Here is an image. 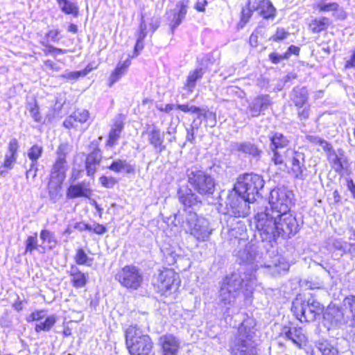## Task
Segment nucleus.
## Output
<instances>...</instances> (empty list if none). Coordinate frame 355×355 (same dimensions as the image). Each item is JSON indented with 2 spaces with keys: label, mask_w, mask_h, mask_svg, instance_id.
<instances>
[{
  "label": "nucleus",
  "mask_w": 355,
  "mask_h": 355,
  "mask_svg": "<svg viewBox=\"0 0 355 355\" xmlns=\"http://www.w3.org/2000/svg\"><path fill=\"white\" fill-rule=\"evenodd\" d=\"M264 180L257 174L246 173L240 175L234 185V190L239 195H243L247 201L254 202L258 196L259 190L264 186Z\"/></svg>",
  "instance_id": "6"
},
{
  "label": "nucleus",
  "mask_w": 355,
  "mask_h": 355,
  "mask_svg": "<svg viewBox=\"0 0 355 355\" xmlns=\"http://www.w3.org/2000/svg\"><path fill=\"white\" fill-rule=\"evenodd\" d=\"M200 64L203 67H208L209 65L216 64V60H213L212 56L210 54H207L201 59Z\"/></svg>",
  "instance_id": "62"
},
{
  "label": "nucleus",
  "mask_w": 355,
  "mask_h": 355,
  "mask_svg": "<svg viewBox=\"0 0 355 355\" xmlns=\"http://www.w3.org/2000/svg\"><path fill=\"white\" fill-rule=\"evenodd\" d=\"M69 274L72 285L75 288H83L87 284L88 274L82 272L76 266L71 267Z\"/></svg>",
  "instance_id": "28"
},
{
  "label": "nucleus",
  "mask_w": 355,
  "mask_h": 355,
  "mask_svg": "<svg viewBox=\"0 0 355 355\" xmlns=\"http://www.w3.org/2000/svg\"><path fill=\"white\" fill-rule=\"evenodd\" d=\"M31 320L40 322L45 318V312L44 311H35L31 313Z\"/></svg>",
  "instance_id": "64"
},
{
  "label": "nucleus",
  "mask_w": 355,
  "mask_h": 355,
  "mask_svg": "<svg viewBox=\"0 0 355 355\" xmlns=\"http://www.w3.org/2000/svg\"><path fill=\"white\" fill-rule=\"evenodd\" d=\"M147 35V26L144 19V16L141 17V20L139 26V31L137 35V38L144 40Z\"/></svg>",
  "instance_id": "60"
},
{
  "label": "nucleus",
  "mask_w": 355,
  "mask_h": 355,
  "mask_svg": "<svg viewBox=\"0 0 355 355\" xmlns=\"http://www.w3.org/2000/svg\"><path fill=\"white\" fill-rule=\"evenodd\" d=\"M292 100L295 106L302 107L308 100V92L306 87H295L293 90Z\"/></svg>",
  "instance_id": "38"
},
{
  "label": "nucleus",
  "mask_w": 355,
  "mask_h": 355,
  "mask_svg": "<svg viewBox=\"0 0 355 355\" xmlns=\"http://www.w3.org/2000/svg\"><path fill=\"white\" fill-rule=\"evenodd\" d=\"M90 193L89 189H87L84 184H77L71 185L67 193L69 198H76L78 197H88Z\"/></svg>",
  "instance_id": "37"
},
{
  "label": "nucleus",
  "mask_w": 355,
  "mask_h": 355,
  "mask_svg": "<svg viewBox=\"0 0 355 355\" xmlns=\"http://www.w3.org/2000/svg\"><path fill=\"white\" fill-rule=\"evenodd\" d=\"M252 8L259 12V15L265 19H273L276 16V9L270 0H250Z\"/></svg>",
  "instance_id": "19"
},
{
  "label": "nucleus",
  "mask_w": 355,
  "mask_h": 355,
  "mask_svg": "<svg viewBox=\"0 0 355 355\" xmlns=\"http://www.w3.org/2000/svg\"><path fill=\"white\" fill-rule=\"evenodd\" d=\"M29 112L31 117L36 122H40L42 121V116L39 112V107L37 104H34L29 109Z\"/></svg>",
  "instance_id": "58"
},
{
  "label": "nucleus",
  "mask_w": 355,
  "mask_h": 355,
  "mask_svg": "<svg viewBox=\"0 0 355 355\" xmlns=\"http://www.w3.org/2000/svg\"><path fill=\"white\" fill-rule=\"evenodd\" d=\"M202 121L197 122L196 119H194L189 128H187V137L186 141L191 144L195 141V130H198L201 125Z\"/></svg>",
  "instance_id": "47"
},
{
  "label": "nucleus",
  "mask_w": 355,
  "mask_h": 355,
  "mask_svg": "<svg viewBox=\"0 0 355 355\" xmlns=\"http://www.w3.org/2000/svg\"><path fill=\"white\" fill-rule=\"evenodd\" d=\"M99 182L105 188H112L117 183V180L114 178L107 176H101L99 178Z\"/></svg>",
  "instance_id": "57"
},
{
  "label": "nucleus",
  "mask_w": 355,
  "mask_h": 355,
  "mask_svg": "<svg viewBox=\"0 0 355 355\" xmlns=\"http://www.w3.org/2000/svg\"><path fill=\"white\" fill-rule=\"evenodd\" d=\"M331 24V21L329 18L320 17L311 20L309 27L313 33H319L327 30Z\"/></svg>",
  "instance_id": "34"
},
{
  "label": "nucleus",
  "mask_w": 355,
  "mask_h": 355,
  "mask_svg": "<svg viewBox=\"0 0 355 355\" xmlns=\"http://www.w3.org/2000/svg\"><path fill=\"white\" fill-rule=\"evenodd\" d=\"M232 149L245 154H249L253 157L259 156L261 151L250 141L236 142L232 146Z\"/></svg>",
  "instance_id": "29"
},
{
  "label": "nucleus",
  "mask_w": 355,
  "mask_h": 355,
  "mask_svg": "<svg viewBox=\"0 0 355 355\" xmlns=\"http://www.w3.org/2000/svg\"><path fill=\"white\" fill-rule=\"evenodd\" d=\"M124 124L123 121L117 119L114 122L110 133L108 139L106 142V146L112 148L117 144L118 140L120 138L121 133L123 129Z\"/></svg>",
  "instance_id": "30"
},
{
  "label": "nucleus",
  "mask_w": 355,
  "mask_h": 355,
  "mask_svg": "<svg viewBox=\"0 0 355 355\" xmlns=\"http://www.w3.org/2000/svg\"><path fill=\"white\" fill-rule=\"evenodd\" d=\"M163 355H176L179 349L178 340L172 335H167L161 338Z\"/></svg>",
  "instance_id": "27"
},
{
  "label": "nucleus",
  "mask_w": 355,
  "mask_h": 355,
  "mask_svg": "<svg viewBox=\"0 0 355 355\" xmlns=\"http://www.w3.org/2000/svg\"><path fill=\"white\" fill-rule=\"evenodd\" d=\"M271 105V100L268 95H261L255 98L248 106L251 116H257L260 113Z\"/></svg>",
  "instance_id": "22"
},
{
  "label": "nucleus",
  "mask_w": 355,
  "mask_h": 355,
  "mask_svg": "<svg viewBox=\"0 0 355 355\" xmlns=\"http://www.w3.org/2000/svg\"><path fill=\"white\" fill-rule=\"evenodd\" d=\"M179 200L184 206L183 220L190 213H196L201 205V200L191 189H180L178 191Z\"/></svg>",
  "instance_id": "15"
},
{
  "label": "nucleus",
  "mask_w": 355,
  "mask_h": 355,
  "mask_svg": "<svg viewBox=\"0 0 355 355\" xmlns=\"http://www.w3.org/2000/svg\"><path fill=\"white\" fill-rule=\"evenodd\" d=\"M102 153L99 148H95L90 153L88 154L86 162L85 168L87 174L89 176H93L96 172L97 166H99L102 160Z\"/></svg>",
  "instance_id": "25"
},
{
  "label": "nucleus",
  "mask_w": 355,
  "mask_h": 355,
  "mask_svg": "<svg viewBox=\"0 0 355 355\" xmlns=\"http://www.w3.org/2000/svg\"><path fill=\"white\" fill-rule=\"evenodd\" d=\"M281 334L300 348L306 346L308 343L306 332L302 327L285 326Z\"/></svg>",
  "instance_id": "16"
},
{
  "label": "nucleus",
  "mask_w": 355,
  "mask_h": 355,
  "mask_svg": "<svg viewBox=\"0 0 355 355\" xmlns=\"http://www.w3.org/2000/svg\"><path fill=\"white\" fill-rule=\"evenodd\" d=\"M278 216L273 211H270L268 207L257 212L255 216L256 228L263 241L270 243L278 237Z\"/></svg>",
  "instance_id": "4"
},
{
  "label": "nucleus",
  "mask_w": 355,
  "mask_h": 355,
  "mask_svg": "<svg viewBox=\"0 0 355 355\" xmlns=\"http://www.w3.org/2000/svg\"><path fill=\"white\" fill-rule=\"evenodd\" d=\"M37 234L29 236L26 241V252L31 254L33 250L37 248Z\"/></svg>",
  "instance_id": "52"
},
{
  "label": "nucleus",
  "mask_w": 355,
  "mask_h": 355,
  "mask_svg": "<svg viewBox=\"0 0 355 355\" xmlns=\"http://www.w3.org/2000/svg\"><path fill=\"white\" fill-rule=\"evenodd\" d=\"M125 343L131 355H154L150 338L137 326H130L126 329Z\"/></svg>",
  "instance_id": "3"
},
{
  "label": "nucleus",
  "mask_w": 355,
  "mask_h": 355,
  "mask_svg": "<svg viewBox=\"0 0 355 355\" xmlns=\"http://www.w3.org/2000/svg\"><path fill=\"white\" fill-rule=\"evenodd\" d=\"M180 283V277L173 269L164 268L159 270L155 277L153 284L159 293L166 294L167 292L175 291Z\"/></svg>",
  "instance_id": "12"
},
{
  "label": "nucleus",
  "mask_w": 355,
  "mask_h": 355,
  "mask_svg": "<svg viewBox=\"0 0 355 355\" xmlns=\"http://www.w3.org/2000/svg\"><path fill=\"white\" fill-rule=\"evenodd\" d=\"M43 148L38 144L33 145L27 153L28 157L31 160V167L37 165V160L42 156Z\"/></svg>",
  "instance_id": "43"
},
{
  "label": "nucleus",
  "mask_w": 355,
  "mask_h": 355,
  "mask_svg": "<svg viewBox=\"0 0 355 355\" xmlns=\"http://www.w3.org/2000/svg\"><path fill=\"white\" fill-rule=\"evenodd\" d=\"M61 10L67 15H72L77 17L78 15V8L75 3L68 1L65 6H62Z\"/></svg>",
  "instance_id": "54"
},
{
  "label": "nucleus",
  "mask_w": 355,
  "mask_h": 355,
  "mask_svg": "<svg viewBox=\"0 0 355 355\" xmlns=\"http://www.w3.org/2000/svg\"><path fill=\"white\" fill-rule=\"evenodd\" d=\"M188 182L195 191L201 195H211L215 191V181L206 172L191 168L188 171Z\"/></svg>",
  "instance_id": "8"
},
{
  "label": "nucleus",
  "mask_w": 355,
  "mask_h": 355,
  "mask_svg": "<svg viewBox=\"0 0 355 355\" xmlns=\"http://www.w3.org/2000/svg\"><path fill=\"white\" fill-rule=\"evenodd\" d=\"M62 158L57 159L51 174V179L63 182L65 178V172L67 170L66 162H63Z\"/></svg>",
  "instance_id": "33"
},
{
  "label": "nucleus",
  "mask_w": 355,
  "mask_h": 355,
  "mask_svg": "<svg viewBox=\"0 0 355 355\" xmlns=\"http://www.w3.org/2000/svg\"><path fill=\"white\" fill-rule=\"evenodd\" d=\"M314 141L317 144H319L323 148L324 150L329 152V154L332 153V151H334L332 149L331 145L329 142L324 139H322L321 138H315Z\"/></svg>",
  "instance_id": "61"
},
{
  "label": "nucleus",
  "mask_w": 355,
  "mask_h": 355,
  "mask_svg": "<svg viewBox=\"0 0 355 355\" xmlns=\"http://www.w3.org/2000/svg\"><path fill=\"white\" fill-rule=\"evenodd\" d=\"M76 263L78 265L91 266L92 259L89 258L83 249L79 248L76 251L75 256Z\"/></svg>",
  "instance_id": "46"
},
{
  "label": "nucleus",
  "mask_w": 355,
  "mask_h": 355,
  "mask_svg": "<svg viewBox=\"0 0 355 355\" xmlns=\"http://www.w3.org/2000/svg\"><path fill=\"white\" fill-rule=\"evenodd\" d=\"M63 182L50 178L48 185L49 199L53 202H56L61 197V188Z\"/></svg>",
  "instance_id": "39"
},
{
  "label": "nucleus",
  "mask_w": 355,
  "mask_h": 355,
  "mask_svg": "<svg viewBox=\"0 0 355 355\" xmlns=\"http://www.w3.org/2000/svg\"><path fill=\"white\" fill-rule=\"evenodd\" d=\"M56 317L51 315L45 318V319L40 322H36L35 330L36 332L49 331L56 322Z\"/></svg>",
  "instance_id": "41"
},
{
  "label": "nucleus",
  "mask_w": 355,
  "mask_h": 355,
  "mask_svg": "<svg viewBox=\"0 0 355 355\" xmlns=\"http://www.w3.org/2000/svg\"><path fill=\"white\" fill-rule=\"evenodd\" d=\"M107 168L115 173L125 172L126 173H131L135 170L134 166L127 162L126 160L120 159L113 161Z\"/></svg>",
  "instance_id": "35"
},
{
  "label": "nucleus",
  "mask_w": 355,
  "mask_h": 355,
  "mask_svg": "<svg viewBox=\"0 0 355 355\" xmlns=\"http://www.w3.org/2000/svg\"><path fill=\"white\" fill-rule=\"evenodd\" d=\"M89 118V112L86 110H77L69 116L63 122L66 128H76L78 123H85Z\"/></svg>",
  "instance_id": "23"
},
{
  "label": "nucleus",
  "mask_w": 355,
  "mask_h": 355,
  "mask_svg": "<svg viewBox=\"0 0 355 355\" xmlns=\"http://www.w3.org/2000/svg\"><path fill=\"white\" fill-rule=\"evenodd\" d=\"M144 134L147 135L149 144L153 146L157 153H161L165 150V146L163 144L164 134L157 126L148 125Z\"/></svg>",
  "instance_id": "17"
},
{
  "label": "nucleus",
  "mask_w": 355,
  "mask_h": 355,
  "mask_svg": "<svg viewBox=\"0 0 355 355\" xmlns=\"http://www.w3.org/2000/svg\"><path fill=\"white\" fill-rule=\"evenodd\" d=\"M249 321H244L238 329L236 336L230 343L232 355H257V345L254 340V331Z\"/></svg>",
  "instance_id": "2"
},
{
  "label": "nucleus",
  "mask_w": 355,
  "mask_h": 355,
  "mask_svg": "<svg viewBox=\"0 0 355 355\" xmlns=\"http://www.w3.org/2000/svg\"><path fill=\"white\" fill-rule=\"evenodd\" d=\"M197 118H202L205 121V126L211 128L216 126L217 123L216 113L205 107H200L197 114Z\"/></svg>",
  "instance_id": "40"
},
{
  "label": "nucleus",
  "mask_w": 355,
  "mask_h": 355,
  "mask_svg": "<svg viewBox=\"0 0 355 355\" xmlns=\"http://www.w3.org/2000/svg\"><path fill=\"white\" fill-rule=\"evenodd\" d=\"M270 148L271 150H278L279 148H286L289 147L290 141L282 133L275 132L270 137Z\"/></svg>",
  "instance_id": "31"
},
{
  "label": "nucleus",
  "mask_w": 355,
  "mask_h": 355,
  "mask_svg": "<svg viewBox=\"0 0 355 355\" xmlns=\"http://www.w3.org/2000/svg\"><path fill=\"white\" fill-rule=\"evenodd\" d=\"M16 160L17 157L6 155L4 162L1 165V168L3 167L7 169H12L13 168L14 164L16 162Z\"/></svg>",
  "instance_id": "59"
},
{
  "label": "nucleus",
  "mask_w": 355,
  "mask_h": 355,
  "mask_svg": "<svg viewBox=\"0 0 355 355\" xmlns=\"http://www.w3.org/2000/svg\"><path fill=\"white\" fill-rule=\"evenodd\" d=\"M328 159L332 163L333 168L336 172L342 171L343 169V163L335 151H332V153L328 155Z\"/></svg>",
  "instance_id": "51"
},
{
  "label": "nucleus",
  "mask_w": 355,
  "mask_h": 355,
  "mask_svg": "<svg viewBox=\"0 0 355 355\" xmlns=\"http://www.w3.org/2000/svg\"><path fill=\"white\" fill-rule=\"evenodd\" d=\"M291 164V171L295 178L302 179L304 167L303 153L293 150V154L287 160Z\"/></svg>",
  "instance_id": "21"
},
{
  "label": "nucleus",
  "mask_w": 355,
  "mask_h": 355,
  "mask_svg": "<svg viewBox=\"0 0 355 355\" xmlns=\"http://www.w3.org/2000/svg\"><path fill=\"white\" fill-rule=\"evenodd\" d=\"M291 311L301 322H312L323 313L324 306L313 297L307 300L297 297L293 302Z\"/></svg>",
  "instance_id": "5"
},
{
  "label": "nucleus",
  "mask_w": 355,
  "mask_h": 355,
  "mask_svg": "<svg viewBox=\"0 0 355 355\" xmlns=\"http://www.w3.org/2000/svg\"><path fill=\"white\" fill-rule=\"evenodd\" d=\"M115 279L124 288L137 290L143 284L144 273L137 266L128 265L117 270Z\"/></svg>",
  "instance_id": "9"
},
{
  "label": "nucleus",
  "mask_w": 355,
  "mask_h": 355,
  "mask_svg": "<svg viewBox=\"0 0 355 355\" xmlns=\"http://www.w3.org/2000/svg\"><path fill=\"white\" fill-rule=\"evenodd\" d=\"M19 149V144L15 138H12L10 140L8 146V152L6 155L13 156L17 157V151Z\"/></svg>",
  "instance_id": "55"
},
{
  "label": "nucleus",
  "mask_w": 355,
  "mask_h": 355,
  "mask_svg": "<svg viewBox=\"0 0 355 355\" xmlns=\"http://www.w3.org/2000/svg\"><path fill=\"white\" fill-rule=\"evenodd\" d=\"M42 244H47L49 248L52 249L55 247L57 241L53 232L47 230H43L40 234Z\"/></svg>",
  "instance_id": "44"
},
{
  "label": "nucleus",
  "mask_w": 355,
  "mask_h": 355,
  "mask_svg": "<svg viewBox=\"0 0 355 355\" xmlns=\"http://www.w3.org/2000/svg\"><path fill=\"white\" fill-rule=\"evenodd\" d=\"M93 68H85V69L77 71H71L65 73L62 75L63 78H65L69 80H76L80 77L85 76Z\"/></svg>",
  "instance_id": "50"
},
{
  "label": "nucleus",
  "mask_w": 355,
  "mask_h": 355,
  "mask_svg": "<svg viewBox=\"0 0 355 355\" xmlns=\"http://www.w3.org/2000/svg\"><path fill=\"white\" fill-rule=\"evenodd\" d=\"M323 318L331 327H336L345 322L344 313L335 305L329 306L323 313Z\"/></svg>",
  "instance_id": "20"
},
{
  "label": "nucleus",
  "mask_w": 355,
  "mask_h": 355,
  "mask_svg": "<svg viewBox=\"0 0 355 355\" xmlns=\"http://www.w3.org/2000/svg\"><path fill=\"white\" fill-rule=\"evenodd\" d=\"M238 259L240 263H246L251 265L250 270H251L250 274H244L247 275L249 284H246V291L252 293L253 286L255 284V275L253 274V271L256 270L258 268V263L261 258L260 254L256 250V248L253 245H246L243 249L240 250L237 253ZM243 270L245 269L242 268ZM242 273H245L243 271Z\"/></svg>",
  "instance_id": "10"
},
{
  "label": "nucleus",
  "mask_w": 355,
  "mask_h": 355,
  "mask_svg": "<svg viewBox=\"0 0 355 355\" xmlns=\"http://www.w3.org/2000/svg\"><path fill=\"white\" fill-rule=\"evenodd\" d=\"M68 146L67 144H60L57 150L58 159L62 158V161L65 162V155L67 153Z\"/></svg>",
  "instance_id": "63"
},
{
  "label": "nucleus",
  "mask_w": 355,
  "mask_h": 355,
  "mask_svg": "<svg viewBox=\"0 0 355 355\" xmlns=\"http://www.w3.org/2000/svg\"><path fill=\"white\" fill-rule=\"evenodd\" d=\"M277 225L278 237H291V236L295 234L299 230V225L296 218L288 211L281 214V216H278Z\"/></svg>",
  "instance_id": "14"
},
{
  "label": "nucleus",
  "mask_w": 355,
  "mask_h": 355,
  "mask_svg": "<svg viewBox=\"0 0 355 355\" xmlns=\"http://www.w3.org/2000/svg\"><path fill=\"white\" fill-rule=\"evenodd\" d=\"M182 223L185 231L200 242L208 241L213 232L209 220L198 216L196 213L186 216Z\"/></svg>",
  "instance_id": "7"
},
{
  "label": "nucleus",
  "mask_w": 355,
  "mask_h": 355,
  "mask_svg": "<svg viewBox=\"0 0 355 355\" xmlns=\"http://www.w3.org/2000/svg\"><path fill=\"white\" fill-rule=\"evenodd\" d=\"M253 202L247 201L246 198L234 191L229 194L226 200L227 214L235 218L245 217L249 214L250 204Z\"/></svg>",
  "instance_id": "13"
},
{
  "label": "nucleus",
  "mask_w": 355,
  "mask_h": 355,
  "mask_svg": "<svg viewBox=\"0 0 355 355\" xmlns=\"http://www.w3.org/2000/svg\"><path fill=\"white\" fill-rule=\"evenodd\" d=\"M343 306L352 313L350 325L355 327V295H349L343 300Z\"/></svg>",
  "instance_id": "45"
},
{
  "label": "nucleus",
  "mask_w": 355,
  "mask_h": 355,
  "mask_svg": "<svg viewBox=\"0 0 355 355\" xmlns=\"http://www.w3.org/2000/svg\"><path fill=\"white\" fill-rule=\"evenodd\" d=\"M293 194L292 191L286 188H277L270 191L268 208L270 211H273L277 216L285 214L290 210Z\"/></svg>",
  "instance_id": "11"
},
{
  "label": "nucleus",
  "mask_w": 355,
  "mask_h": 355,
  "mask_svg": "<svg viewBox=\"0 0 355 355\" xmlns=\"http://www.w3.org/2000/svg\"><path fill=\"white\" fill-rule=\"evenodd\" d=\"M300 48L295 46H290L287 52L284 54H277L272 53L269 55V58L273 64H278L281 60L287 59L291 54L298 55L300 52Z\"/></svg>",
  "instance_id": "42"
},
{
  "label": "nucleus",
  "mask_w": 355,
  "mask_h": 355,
  "mask_svg": "<svg viewBox=\"0 0 355 355\" xmlns=\"http://www.w3.org/2000/svg\"><path fill=\"white\" fill-rule=\"evenodd\" d=\"M264 266L267 268L269 272L274 276L282 275L288 270L289 265L284 258L277 256L273 260L265 263Z\"/></svg>",
  "instance_id": "26"
},
{
  "label": "nucleus",
  "mask_w": 355,
  "mask_h": 355,
  "mask_svg": "<svg viewBox=\"0 0 355 355\" xmlns=\"http://www.w3.org/2000/svg\"><path fill=\"white\" fill-rule=\"evenodd\" d=\"M289 35L288 31H286L284 28L278 27L276 33L269 40L274 42H279L286 39Z\"/></svg>",
  "instance_id": "53"
},
{
  "label": "nucleus",
  "mask_w": 355,
  "mask_h": 355,
  "mask_svg": "<svg viewBox=\"0 0 355 355\" xmlns=\"http://www.w3.org/2000/svg\"><path fill=\"white\" fill-rule=\"evenodd\" d=\"M252 6L250 3V0H248L246 8H243L241 12V18L240 21L241 27H243L248 22L252 15L253 12L256 10L252 9Z\"/></svg>",
  "instance_id": "49"
},
{
  "label": "nucleus",
  "mask_w": 355,
  "mask_h": 355,
  "mask_svg": "<svg viewBox=\"0 0 355 355\" xmlns=\"http://www.w3.org/2000/svg\"><path fill=\"white\" fill-rule=\"evenodd\" d=\"M188 1L179 2L176 5V8L168 12V19L171 32L173 33L176 28L185 18L187 12Z\"/></svg>",
  "instance_id": "18"
},
{
  "label": "nucleus",
  "mask_w": 355,
  "mask_h": 355,
  "mask_svg": "<svg viewBox=\"0 0 355 355\" xmlns=\"http://www.w3.org/2000/svg\"><path fill=\"white\" fill-rule=\"evenodd\" d=\"M176 109L180 110L181 111L186 112V113H192L196 114L197 115L200 107H196L195 105H190L189 104H177L176 105Z\"/></svg>",
  "instance_id": "56"
},
{
  "label": "nucleus",
  "mask_w": 355,
  "mask_h": 355,
  "mask_svg": "<svg viewBox=\"0 0 355 355\" xmlns=\"http://www.w3.org/2000/svg\"><path fill=\"white\" fill-rule=\"evenodd\" d=\"M272 152V161L275 164L286 165L287 160L293 154V150L289 147L286 148H279L278 150H271Z\"/></svg>",
  "instance_id": "32"
},
{
  "label": "nucleus",
  "mask_w": 355,
  "mask_h": 355,
  "mask_svg": "<svg viewBox=\"0 0 355 355\" xmlns=\"http://www.w3.org/2000/svg\"><path fill=\"white\" fill-rule=\"evenodd\" d=\"M126 68H115L111 73L108 79V86L111 87L122 76L126 73Z\"/></svg>",
  "instance_id": "48"
},
{
  "label": "nucleus",
  "mask_w": 355,
  "mask_h": 355,
  "mask_svg": "<svg viewBox=\"0 0 355 355\" xmlns=\"http://www.w3.org/2000/svg\"><path fill=\"white\" fill-rule=\"evenodd\" d=\"M243 268L227 275L222 281L219 291L218 300L220 304L226 308L225 314L230 315V307L234 306L239 298L243 284H249L247 275L243 277Z\"/></svg>",
  "instance_id": "1"
},
{
  "label": "nucleus",
  "mask_w": 355,
  "mask_h": 355,
  "mask_svg": "<svg viewBox=\"0 0 355 355\" xmlns=\"http://www.w3.org/2000/svg\"><path fill=\"white\" fill-rule=\"evenodd\" d=\"M320 12H333V16L339 19H345L347 15L345 11L336 2H328L327 0H320L317 4Z\"/></svg>",
  "instance_id": "24"
},
{
  "label": "nucleus",
  "mask_w": 355,
  "mask_h": 355,
  "mask_svg": "<svg viewBox=\"0 0 355 355\" xmlns=\"http://www.w3.org/2000/svg\"><path fill=\"white\" fill-rule=\"evenodd\" d=\"M204 74L202 68H196L189 72L186 83L184 85L185 89L189 92H192L196 87V82L201 79Z\"/></svg>",
  "instance_id": "36"
}]
</instances>
